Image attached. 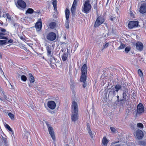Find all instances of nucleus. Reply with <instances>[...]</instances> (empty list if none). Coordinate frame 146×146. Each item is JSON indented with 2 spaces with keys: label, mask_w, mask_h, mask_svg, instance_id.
Returning <instances> with one entry per match:
<instances>
[{
  "label": "nucleus",
  "mask_w": 146,
  "mask_h": 146,
  "mask_svg": "<svg viewBox=\"0 0 146 146\" xmlns=\"http://www.w3.org/2000/svg\"><path fill=\"white\" fill-rule=\"evenodd\" d=\"M72 112L71 118L72 121H76L78 118V106L77 104L75 101L72 102L71 108Z\"/></svg>",
  "instance_id": "f257e3e1"
},
{
  "label": "nucleus",
  "mask_w": 146,
  "mask_h": 146,
  "mask_svg": "<svg viewBox=\"0 0 146 146\" xmlns=\"http://www.w3.org/2000/svg\"><path fill=\"white\" fill-rule=\"evenodd\" d=\"M92 6L89 0H86L84 3L82 9V11L85 13H88L91 10Z\"/></svg>",
  "instance_id": "f03ea898"
},
{
  "label": "nucleus",
  "mask_w": 146,
  "mask_h": 146,
  "mask_svg": "<svg viewBox=\"0 0 146 146\" xmlns=\"http://www.w3.org/2000/svg\"><path fill=\"white\" fill-rule=\"evenodd\" d=\"M27 0H17V3H15L17 7L19 9L24 10L27 7L26 3Z\"/></svg>",
  "instance_id": "7ed1b4c3"
},
{
  "label": "nucleus",
  "mask_w": 146,
  "mask_h": 146,
  "mask_svg": "<svg viewBox=\"0 0 146 146\" xmlns=\"http://www.w3.org/2000/svg\"><path fill=\"white\" fill-rule=\"evenodd\" d=\"M106 20L105 17L103 16L100 15L97 17L96 20L94 24V27H97L103 24Z\"/></svg>",
  "instance_id": "20e7f679"
},
{
  "label": "nucleus",
  "mask_w": 146,
  "mask_h": 146,
  "mask_svg": "<svg viewBox=\"0 0 146 146\" xmlns=\"http://www.w3.org/2000/svg\"><path fill=\"white\" fill-rule=\"evenodd\" d=\"M144 107L143 105L142 104L139 103L137 106L136 114L142 113L144 112Z\"/></svg>",
  "instance_id": "39448f33"
},
{
  "label": "nucleus",
  "mask_w": 146,
  "mask_h": 146,
  "mask_svg": "<svg viewBox=\"0 0 146 146\" xmlns=\"http://www.w3.org/2000/svg\"><path fill=\"white\" fill-rule=\"evenodd\" d=\"M56 38V34L53 32H51L48 34L46 36V38L48 40L50 41H53Z\"/></svg>",
  "instance_id": "423d86ee"
},
{
  "label": "nucleus",
  "mask_w": 146,
  "mask_h": 146,
  "mask_svg": "<svg viewBox=\"0 0 146 146\" xmlns=\"http://www.w3.org/2000/svg\"><path fill=\"white\" fill-rule=\"evenodd\" d=\"M139 22L137 21H131L129 22L128 27L130 29L137 27L138 25Z\"/></svg>",
  "instance_id": "0eeeda50"
},
{
  "label": "nucleus",
  "mask_w": 146,
  "mask_h": 146,
  "mask_svg": "<svg viewBox=\"0 0 146 146\" xmlns=\"http://www.w3.org/2000/svg\"><path fill=\"white\" fill-rule=\"evenodd\" d=\"M47 105L48 108L51 110H53L56 108V103L53 101L51 100L48 101Z\"/></svg>",
  "instance_id": "6e6552de"
},
{
  "label": "nucleus",
  "mask_w": 146,
  "mask_h": 146,
  "mask_svg": "<svg viewBox=\"0 0 146 146\" xmlns=\"http://www.w3.org/2000/svg\"><path fill=\"white\" fill-rule=\"evenodd\" d=\"M136 136L139 139H142L143 137V133L142 130L140 129L137 130L135 132Z\"/></svg>",
  "instance_id": "1a4fd4ad"
},
{
  "label": "nucleus",
  "mask_w": 146,
  "mask_h": 146,
  "mask_svg": "<svg viewBox=\"0 0 146 146\" xmlns=\"http://www.w3.org/2000/svg\"><path fill=\"white\" fill-rule=\"evenodd\" d=\"M67 51H66V49L61 55V58L63 62L66 61L67 59V58L68 57V48H67Z\"/></svg>",
  "instance_id": "9d476101"
},
{
  "label": "nucleus",
  "mask_w": 146,
  "mask_h": 146,
  "mask_svg": "<svg viewBox=\"0 0 146 146\" xmlns=\"http://www.w3.org/2000/svg\"><path fill=\"white\" fill-rule=\"evenodd\" d=\"M46 48L47 52V55L48 57H49L52 56L53 54L52 52L53 50L52 48V47L51 46H50L49 45H48L46 47Z\"/></svg>",
  "instance_id": "9b49d317"
},
{
  "label": "nucleus",
  "mask_w": 146,
  "mask_h": 146,
  "mask_svg": "<svg viewBox=\"0 0 146 146\" xmlns=\"http://www.w3.org/2000/svg\"><path fill=\"white\" fill-rule=\"evenodd\" d=\"M139 12L140 13L144 14L146 12V3L142 4L139 8Z\"/></svg>",
  "instance_id": "f8f14e48"
},
{
  "label": "nucleus",
  "mask_w": 146,
  "mask_h": 146,
  "mask_svg": "<svg viewBox=\"0 0 146 146\" xmlns=\"http://www.w3.org/2000/svg\"><path fill=\"white\" fill-rule=\"evenodd\" d=\"M48 130L49 133L51 136V137H52V139L53 141H55V136L54 134V132L52 127H49Z\"/></svg>",
  "instance_id": "ddd939ff"
},
{
  "label": "nucleus",
  "mask_w": 146,
  "mask_h": 146,
  "mask_svg": "<svg viewBox=\"0 0 146 146\" xmlns=\"http://www.w3.org/2000/svg\"><path fill=\"white\" fill-rule=\"evenodd\" d=\"M48 59L49 60L50 63L51 64H54L56 65V60L57 59L54 58L53 56H51V57H48Z\"/></svg>",
  "instance_id": "4468645a"
},
{
  "label": "nucleus",
  "mask_w": 146,
  "mask_h": 146,
  "mask_svg": "<svg viewBox=\"0 0 146 146\" xmlns=\"http://www.w3.org/2000/svg\"><path fill=\"white\" fill-rule=\"evenodd\" d=\"M136 48L137 49L141 51L143 48V44L141 42H139L136 44Z\"/></svg>",
  "instance_id": "2eb2a0df"
},
{
  "label": "nucleus",
  "mask_w": 146,
  "mask_h": 146,
  "mask_svg": "<svg viewBox=\"0 0 146 146\" xmlns=\"http://www.w3.org/2000/svg\"><path fill=\"white\" fill-rule=\"evenodd\" d=\"M87 67L86 64H84L81 68L82 74H87Z\"/></svg>",
  "instance_id": "dca6fc26"
},
{
  "label": "nucleus",
  "mask_w": 146,
  "mask_h": 146,
  "mask_svg": "<svg viewBox=\"0 0 146 146\" xmlns=\"http://www.w3.org/2000/svg\"><path fill=\"white\" fill-rule=\"evenodd\" d=\"M35 27L38 31L40 30L42 28V23L41 21H38L35 24Z\"/></svg>",
  "instance_id": "f3484780"
},
{
  "label": "nucleus",
  "mask_w": 146,
  "mask_h": 146,
  "mask_svg": "<svg viewBox=\"0 0 146 146\" xmlns=\"http://www.w3.org/2000/svg\"><path fill=\"white\" fill-rule=\"evenodd\" d=\"M29 80L30 83L34 82L35 81V78L31 73L29 74Z\"/></svg>",
  "instance_id": "a211bd4d"
},
{
  "label": "nucleus",
  "mask_w": 146,
  "mask_h": 146,
  "mask_svg": "<svg viewBox=\"0 0 146 146\" xmlns=\"http://www.w3.org/2000/svg\"><path fill=\"white\" fill-rule=\"evenodd\" d=\"M108 141L106 137H104L102 139V143L104 146H107Z\"/></svg>",
  "instance_id": "6ab92c4d"
},
{
  "label": "nucleus",
  "mask_w": 146,
  "mask_h": 146,
  "mask_svg": "<svg viewBox=\"0 0 146 146\" xmlns=\"http://www.w3.org/2000/svg\"><path fill=\"white\" fill-rule=\"evenodd\" d=\"M76 6V4H75L73 3L71 7V11L73 15H74L75 14Z\"/></svg>",
  "instance_id": "aec40b11"
},
{
  "label": "nucleus",
  "mask_w": 146,
  "mask_h": 146,
  "mask_svg": "<svg viewBox=\"0 0 146 146\" xmlns=\"http://www.w3.org/2000/svg\"><path fill=\"white\" fill-rule=\"evenodd\" d=\"M86 75L82 74L80 78V81L83 83L85 82L86 80Z\"/></svg>",
  "instance_id": "412c9836"
},
{
  "label": "nucleus",
  "mask_w": 146,
  "mask_h": 146,
  "mask_svg": "<svg viewBox=\"0 0 146 146\" xmlns=\"http://www.w3.org/2000/svg\"><path fill=\"white\" fill-rule=\"evenodd\" d=\"M127 94H122L121 98L120 99V101L122 102L123 101H126L127 98Z\"/></svg>",
  "instance_id": "4be33fe9"
},
{
  "label": "nucleus",
  "mask_w": 146,
  "mask_h": 146,
  "mask_svg": "<svg viewBox=\"0 0 146 146\" xmlns=\"http://www.w3.org/2000/svg\"><path fill=\"white\" fill-rule=\"evenodd\" d=\"M9 33V32H7V33H0V39H5L6 40H7L8 38L6 36H3L6 35H7L8 33Z\"/></svg>",
  "instance_id": "5701e85b"
},
{
  "label": "nucleus",
  "mask_w": 146,
  "mask_h": 146,
  "mask_svg": "<svg viewBox=\"0 0 146 146\" xmlns=\"http://www.w3.org/2000/svg\"><path fill=\"white\" fill-rule=\"evenodd\" d=\"M52 3L53 5L55 11H57V1L56 0H52Z\"/></svg>",
  "instance_id": "b1692460"
},
{
  "label": "nucleus",
  "mask_w": 146,
  "mask_h": 146,
  "mask_svg": "<svg viewBox=\"0 0 146 146\" xmlns=\"http://www.w3.org/2000/svg\"><path fill=\"white\" fill-rule=\"evenodd\" d=\"M29 135L30 133L29 132L27 131H24V133L23 136L24 138L27 139L29 137Z\"/></svg>",
  "instance_id": "393cba45"
},
{
  "label": "nucleus",
  "mask_w": 146,
  "mask_h": 146,
  "mask_svg": "<svg viewBox=\"0 0 146 146\" xmlns=\"http://www.w3.org/2000/svg\"><path fill=\"white\" fill-rule=\"evenodd\" d=\"M138 144L141 146H145L146 145V140L139 141L138 142Z\"/></svg>",
  "instance_id": "a878e982"
},
{
  "label": "nucleus",
  "mask_w": 146,
  "mask_h": 146,
  "mask_svg": "<svg viewBox=\"0 0 146 146\" xmlns=\"http://www.w3.org/2000/svg\"><path fill=\"white\" fill-rule=\"evenodd\" d=\"M33 12H35L36 13H38V12H36L34 11V10L32 8H29L26 11V13L32 14Z\"/></svg>",
  "instance_id": "bb28decb"
},
{
  "label": "nucleus",
  "mask_w": 146,
  "mask_h": 146,
  "mask_svg": "<svg viewBox=\"0 0 146 146\" xmlns=\"http://www.w3.org/2000/svg\"><path fill=\"white\" fill-rule=\"evenodd\" d=\"M65 14L66 18H69L70 15V11L69 10L66 8L65 11Z\"/></svg>",
  "instance_id": "cd10ccee"
},
{
  "label": "nucleus",
  "mask_w": 146,
  "mask_h": 146,
  "mask_svg": "<svg viewBox=\"0 0 146 146\" xmlns=\"http://www.w3.org/2000/svg\"><path fill=\"white\" fill-rule=\"evenodd\" d=\"M109 95L112 96H115L116 95L115 91L114 88H112L109 92Z\"/></svg>",
  "instance_id": "c85d7f7f"
},
{
  "label": "nucleus",
  "mask_w": 146,
  "mask_h": 146,
  "mask_svg": "<svg viewBox=\"0 0 146 146\" xmlns=\"http://www.w3.org/2000/svg\"><path fill=\"white\" fill-rule=\"evenodd\" d=\"M2 139L3 142L4 144V145L5 146H7V137H3L2 136Z\"/></svg>",
  "instance_id": "c756f323"
},
{
  "label": "nucleus",
  "mask_w": 146,
  "mask_h": 146,
  "mask_svg": "<svg viewBox=\"0 0 146 146\" xmlns=\"http://www.w3.org/2000/svg\"><path fill=\"white\" fill-rule=\"evenodd\" d=\"M56 23L54 22H52L49 24V26L51 29H54L56 27Z\"/></svg>",
  "instance_id": "7c9ffc66"
},
{
  "label": "nucleus",
  "mask_w": 146,
  "mask_h": 146,
  "mask_svg": "<svg viewBox=\"0 0 146 146\" xmlns=\"http://www.w3.org/2000/svg\"><path fill=\"white\" fill-rule=\"evenodd\" d=\"M1 95L2 96V97L1 98H0V100H1L3 101L4 100H7V99H8L7 97L6 96V95L5 94V93H3V94Z\"/></svg>",
  "instance_id": "2f4dec72"
},
{
  "label": "nucleus",
  "mask_w": 146,
  "mask_h": 146,
  "mask_svg": "<svg viewBox=\"0 0 146 146\" xmlns=\"http://www.w3.org/2000/svg\"><path fill=\"white\" fill-rule=\"evenodd\" d=\"M88 132L91 138L92 139H93L94 138L95 136L92 133V131L90 129H89L88 130Z\"/></svg>",
  "instance_id": "473e14b6"
},
{
  "label": "nucleus",
  "mask_w": 146,
  "mask_h": 146,
  "mask_svg": "<svg viewBox=\"0 0 146 146\" xmlns=\"http://www.w3.org/2000/svg\"><path fill=\"white\" fill-rule=\"evenodd\" d=\"M7 40L6 39L0 40V45H5L7 43Z\"/></svg>",
  "instance_id": "72a5a7b5"
},
{
  "label": "nucleus",
  "mask_w": 146,
  "mask_h": 146,
  "mask_svg": "<svg viewBox=\"0 0 146 146\" xmlns=\"http://www.w3.org/2000/svg\"><path fill=\"white\" fill-rule=\"evenodd\" d=\"M6 17L7 18V19H8V22H11L12 20H11V16L8 13H7V15H6Z\"/></svg>",
  "instance_id": "f704fd0d"
},
{
  "label": "nucleus",
  "mask_w": 146,
  "mask_h": 146,
  "mask_svg": "<svg viewBox=\"0 0 146 146\" xmlns=\"http://www.w3.org/2000/svg\"><path fill=\"white\" fill-rule=\"evenodd\" d=\"M138 73L139 75L142 78L143 77V74L142 70L141 69H139L138 70Z\"/></svg>",
  "instance_id": "c9c22d12"
},
{
  "label": "nucleus",
  "mask_w": 146,
  "mask_h": 146,
  "mask_svg": "<svg viewBox=\"0 0 146 146\" xmlns=\"http://www.w3.org/2000/svg\"><path fill=\"white\" fill-rule=\"evenodd\" d=\"M21 79L22 81L25 82L26 81L27 79L25 76L23 75L21 76Z\"/></svg>",
  "instance_id": "e433bc0d"
},
{
  "label": "nucleus",
  "mask_w": 146,
  "mask_h": 146,
  "mask_svg": "<svg viewBox=\"0 0 146 146\" xmlns=\"http://www.w3.org/2000/svg\"><path fill=\"white\" fill-rule=\"evenodd\" d=\"M121 87V86L119 84H117L115 86V89L116 90H120Z\"/></svg>",
  "instance_id": "4c0bfd02"
},
{
  "label": "nucleus",
  "mask_w": 146,
  "mask_h": 146,
  "mask_svg": "<svg viewBox=\"0 0 146 146\" xmlns=\"http://www.w3.org/2000/svg\"><path fill=\"white\" fill-rule=\"evenodd\" d=\"M8 115L9 117L11 119H14V115L13 114L10 112L8 114Z\"/></svg>",
  "instance_id": "58836bf2"
},
{
  "label": "nucleus",
  "mask_w": 146,
  "mask_h": 146,
  "mask_svg": "<svg viewBox=\"0 0 146 146\" xmlns=\"http://www.w3.org/2000/svg\"><path fill=\"white\" fill-rule=\"evenodd\" d=\"M125 47V46L124 44L121 43L120 46L118 47L117 49L119 50L123 49Z\"/></svg>",
  "instance_id": "ea45409f"
},
{
  "label": "nucleus",
  "mask_w": 146,
  "mask_h": 146,
  "mask_svg": "<svg viewBox=\"0 0 146 146\" xmlns=\"http://www.w3.org/2000/svg\"><path fill=\"white\" fill-rule=\"evenodd\" d=\"M5 128L8 129V130L11 132L13 131V130L10 127V126L7 124H6L5 125Z\"/></svg>",
  "instance_id": "a19ab883"
},
{
  "label": "nucleus",
  "mask_w": 146,
  "mask_h": 146,
  "mask_svg": "<svg viewBox=\"0 0 146 146\" xmlns=\"http://www.w3.org/2000/svg\"><path fill=\"white\" fill-rule=\"evenodd\" d=\"M123 94H128V90L126 87L124 88V89L123 90Z\"/></svg>",
  "instance_id": "79ce46f5"
},
{
  "label": "nucleus",
  "mask_w": 146,
  "mask_h": 146,
  "mask_svg": "<svg viewBox=\"0 0 146 146\" xmlns=\"http://www.w3.org/2000/svg\"><path fill=\"white\" fill-rule=\"evenodd\" d=\"M110 19L111 21H113L115 19H116V16L115 15L111 16Z\"/></svg>",
  "instance_id": "37998d69"
},
{
  "label": "nucleus",
  "mask_w": 146,
  "mask_h": 146,
  "mask_svg": "<svg viewBox=\"0 0 146 146\" xmlns=\"http://www.w3.org/2000/svg\"><path fill=\"white\" fill-rule=\"evenodd\" d=\"M131 49V48L129 46H127L126 47L125 50V52L126 53H128Z\"/></svg>",
  "instance_id": "c03bdc74"
},
{
  "label": "nucleus",
  "mask_w": 146,
  "mask_h": 146,
  "mask_svg": "<svg viewBox=\"0 0 146 146\" xmlns=\"http://www.w3.org/2000/svg\"><path fill=\"white\" fill-rule=\"evenodd\" d=\"M137 127L139 128H142L143 127V125L142 123H139L137 124Z\"/></svg>",
  "instance_id": "a18cd8bd"
},
{
  "label": "nucleus",
  "mask_w": 146,
  "mask_h": 146,
  "mask_svg": "<svg viewBox=\"0 0 146 146\" xmlns=\"http://www.w3.org/2000/svg\"><path fill=\"white\" fill-rule=\"evenodd\" d=\"M0 31H1L2 33H5V32H7L5 29L1 27H0Z\"/></svg>",
  "instance_id": "49530a36"
},
{
  "label": "nucleus",
  "mask_w": 146,
  "mask_h": 146,
  "mask_svg": "<svg viewBox=\"0 0 146 146\" xmlns=\"http://www.w3.org/2000/svg\"><path fill=\"white\" fill-rule=\"evenodd\" d=\"M11 24L13 25L14 27H15V28H16V26H19V24L17 23H15L13 22H12V21L11 22Z\"/></svg>",
  "instance_id": "de8ad7c7"
},
{
  "label": "nucleus",
  "mask_w": 146,
  "mask_h": 146,
  "mask_svg": "<svg viewBox=\"0 0 146 146\" xmlns=\"http://www.w3.org/2000/svg\"><path fill=\"white\" fill-rule=\"evenodd\" d=\"M108 45H109L108 43H106L105 44V45H103L102 49H103L104 48H107V47H108Z\"/></svg>",
  "instance_id": "09e8293b"
},
{
  "label": "nucleus",
  "mask_w": 146,
  "mask_h": 146,
  "mask_svg": "<svg viewBox=\"0 0 146 146\" xmlns=\"http://www.w3.org/2000/svg\"><path fill=\"white\" fill-rule=\"evenodd\" d=\"M110 129L112 132H115V131H116V129L112 127H111L110 128Z\"/></svg>",
  "instance_id": "8fccbe9b"
},
{
  "label": "nucleus",
  "mask_w": 146,
  "mask_h": 146,
  "mask_svg": "<svg viewBox=\"0 0 146 146\" xmlns=\"http://www.w3.org/2000/svg\"><path fill=\"white\" fill-rule=\"evenodd\" d=\"M9 88L11 89H13V86L11 85V83L9 82Z\"/></svg>",
  "instance_id": "3c124183"
},
{
  "label": "nucleus",
  "mask_w": 146,
  "mask_h": 146,
  "mask_svg": "<svg viewBox=\"0 0 146 146\" xmlns=\"http://www.w3.org/2000/svg\"><path fill=\"white\" fill-rule=\"evenodd\" d=\"M69 18H66V24H69Z\"/></svg>",
  "instance_id": "603ef678"
},
{
  "label": "nucleus",
  "mask_w": 146,
  "mask_h": 146,
  "mask_svg": "<svg viewBox=\"0 0 146 146\" xmlns=\"http://www.w3.org/2000/svg\"><path fill=\"white\" fill-rule=\"evenodd\" d=\"M13 42V40H12V39H10V40H8V41L7 42L6 44H8V43H12Z\"/></svg>",
  "instance_id": "864d4df0"
},
{
  "label": "nucleus",
  "mask_w": 146,
  "mask_h": 146,
  "mask_svg": "<svg viewBox=\"0 0 146 146\" xmlns=\"http://www.w3.org/2000/svg\"><path fill=\"white\" fill-rule=\"evenodd\" d=\"M47 110H48V111L49 113H51L52 114H54L55 113L54 111H51L49 110H48V109H47Z\"/></svg>",
  "instance_id": "5fc2aeb1"
},
{
  "label": "nucleus",
  "mask_w": 146,
  "mask_h": 146,
  "mask_svg": "<svg viewBox=\"0 0 146 146\" xmlns=\"http://www.w3.org/2000/svg\"><path fill=\"white\" fill-rule=\"evenodd\" d=\"M7 15V13H6L5 12H3V15H2V17H6V15Z\"/></svg>",
  "instance_id": "6e6d98bb"
},
{
  "label": "nucleus",
  "mask_w": 146,
  "mask_h": 146,
  "mask_svg": "<svg viewBox=\"0 0 146 146\" xmlns=\"http://www.w3.org/2000/svg\"><path fill=\"white\" fill-rule=\"evenodd\" d=\"M20 38L21 40H22L24 41L26 40V39L23 36H21Z\"/></svg>",
  "instance_id": "4d7b16f0"
},
{
  "label": "nucleus",
  "mask_w": 146,
  "mask_h": 146,
  "mask_svg": "<svg viewBox=\"0 0 146 146\" xmlns=\"http://www.w3.org/2000/svg\"><path fill=\"white\" fill-rule=\"evenodd\" d=\"M0 92L1 95L3 94V93H4V92L2 89L1 88L0 89Z\"/></svg>",
  "instance_id": "13d9d810"
},
{
  "label": "nucleus",
  "mask_w": 146,
  "mask_h": 146,
  "mask_svg": "<svg viewBox=\"0 0 146 146\" xmlns=\"http://www.w3.org/2000/svg\"><path fill=\"white\" fill-rule=\"evenodd\" d=\"M78 1V0H74L73 3L75 4H77V2Z\"/></svg>",
  "instance_id": "bf43d9fd"
},
{
  "label": "nucleus",
  "mask_w": 146,
  "mask_h": 146,
  "mask_svg": "<svg viewBox=\"0 0 146 146\" xmlns=\"http://www.w3.org/2000/svg\"><path fill=\"white\" fill-rule=\"evenodd\" d=\"M65 26L66 28L68 29L69 28V24H66L65 23Z\"/></svg>",
  "instance_id": "052dcab7"
},
{
  "label": "nucleus",
  "mask_w": 146,
  "mask_h": 146,
  "mask_svg": "<svg viewBox=\"0 0 146 146\" xmlns=\"http://www.w3.org/2000/svg\"><path fill=\"white\" fill-rule=\"evenodd\" d=\"M117 101L118 102H120V99H119V96L118 95L117 96Z\"/></svg>",
  "instance_id": "680f3d73"
},
{
  "label": "nucleus",
  "mask_w": 146,
  "mask_h": 146,
  "mask_svg": "<svg viewBox=\"0 0 146 146\" xmlns=\"http://www.w3.org/2000/svg\"><path fill=\"white\" fill-rule=\"evenodd\" d=\"M83 86L84 88H85L86 86V84L85 83V82L83 83Z\"/></svg>",
  "instance_id": "e2e57ef3"
},
{
  "label": "nucleus",
  "mask_w": 146,
  "mask_h": 146,
  "mask_svg": "<svg viewBox=\"0 0 146 146\" xmlns=\"http://www.w3.org/2000/svg\"><path fill=\"white\" fill-rule=\"evenodd\" d=\"M88 124H87V129L88 131V130H89V129H90V126L89 125H88Z\"/></svg>",
  "instance_id": "0e129e2a"
},
{
  "label": "nucleus",
  "mask_w": 146,
  "mask_h": 146,
  "mask_svg": "<svg viewBox=\"0 0 146 146\" xmlns=\"http://www.w3.org/2000/svg\"><path fill=\"white\" fill-rule=\"evenodd\" d=\"M46 125L48 127V129L49 127H52L49 126V124L48 123L46 124Z\"/></svg>",
  "instance_id": "69168bd1"
},
{
  "label": "nucleus",
  "mask_w": 146,
  "mask_h": 146,
  "mask_svg": "<svg viewBox=\"0 0 146 146\" xmlns=\"http://www.w3.org/2000/svg\"><path fill=\"white\" fill-rule=\"evenodd\" d=\"M119 90L115 89V91L116 93H117L119 91Z\"/></svg>",
  "instance_id": "338daca9"
},
{
  "label": "nucleus",
  "mask_w": 146,
  "mask_h": 146,
  "mask_svg": "<svg viewBox=\"0 0 146 146\" xmlns=\"http://www.w3.org/2000/svg\"><path fill=\"white\" fill-rule=\"evenodd\" d=\"M119 142V141H118V142H113L112 143V144H115V143H118Z\"/></svg>",
  "instance_id": "774afa93"
}]
</instances>
